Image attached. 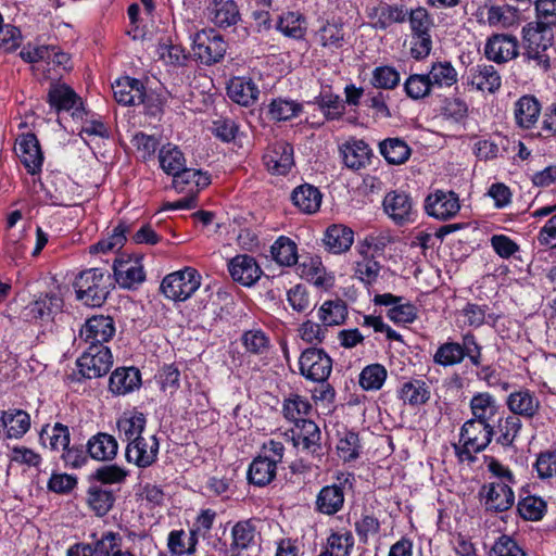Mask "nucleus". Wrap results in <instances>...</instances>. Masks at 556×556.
Wrapping results in <instances>:
<instances>
[{
	"label": "nucleus",
	"mask_w": 556,
	"mask_h": 556,
	"mask_svg": "<svg viewBox=\"0 0 556 556\" xmlns=\"http://www.w3.org/2000/svg\"><path fill=\"white\" fill-rule=\"evenodd\" d=\"M77 300L90 307H100L106 301L113 278L108 270L89 268L79 273L74 281Z\"/></svg>",
	"instance_id": "1"
},
{
	"label": "nucleus",
	"mask_w": 556,
	"mask_h": 556,
	"mask_svg": "<svg viewBox=\"0 0 556 556\" xmlns=\"http://www.w3.org/2000/svg\"><path fill=\"white\" fill-rule=\"evenodd\" d=\"M481 346L472 333L463 336V343L447 341L442 343L433 355V363L443 367L460 364L467 356L473 366H480Z\"/></svg>",
	"instance_id": "2"
},
{
	"label": "nucleus",
	"mask_w": 556,
	"mask_h": 556,
	"mask_svg": "<svg viewBox=\"0 0 556 556\" xmlns=\"http://www.w3.org/2000/svg\"><path fill=\"white\" fill-rule=\"evenodd\" d=\"M494 427L490 422H482L475 419L467 420L460 429L462 447L456 446V454L459 459L473 462L476 453H480L491 443Z\"/></svg>",
	"instance_id": "3"
},
{
	"label": "nucleus",
	"mask_w": 556,
	"mask_h": 556,
	"mask_svg": "<svg viewBox=\"0 0 556 556\" xmlns=\"http://www.w3.org/2000/svg\"><path fill=\"white\" fill-rule=\"evenodd\" d=\"M201 275L192 267L168 274L161 283L163 294L173 301L188 300L201 286Z\"/></svg>",
	"instance_id": "4"
},
{
	"label": "nucleus",
	"mask_w": 556,
	"mask_h": 556,
	"mask_svg": "<svg viewBox=\"0 0 556 556\" xmlns=\"http://www.w3.org/2000/svg\"><path fill=\"white\" fill-rule=\"evenodd\" d=\"M384 214L396 226H405L417 220L418 210L409 193L403 190H392L382 200Z\"/></svg>",
	"instance_id": "5"
},
{
	"label": "nucleus",
	"mask_w": 556,
	"mask_h": 556,
	"mask_svg": "<svg viewBox=\"0 0 556 556\" xmlns=\"http://www.w3.org/2000/svg\"><path fill=\"white\" fill-rule=\"evenodd\" d=\"M113 365L111 350L102 344L87 346L77 359L79 372L87 379L99 378L109 372Z\"/></svg>",
	"instance_id": "6"
},
{
	"label": "nucleus",
	"mask_w": 556,
	"mask_h": 556,
	"mask_svg": "<svg viewBox=\"0 0 556 556\" xmlns=\"http://www.w3.org/2000/svg\"><path fill=\"white\" fill-rule=\"evenodd\" d=\"M299 368L305 379L324 382L331 374L332 359L323 349L308 348L299 358Z\"/></svg>",
	"instance_id": "7"
},
{
	"label": "nucleus",
	"mask_w": 556,
	"mask_h": 556,
	"mask_svg": "<svg viewBox=\"0 0 556 556\" xmlns=\"http://www.w3.org/2000/svg\"><path fill=\"white\" fill-rule=\"evenodd\" d=\"M195 56L206 65L219 62L227 50V43L214 29H202L192 38Z\"/></svg>",
	"instance_id": "8"
},
{
	"label": "nucleus",
	"mask_w": 556,
	"mask_h": 556,
	"mask_svg": "<svg viewBox=\"0 0 556 556\" xmlns=\"http://www.w3.org/2000/svg\"><path fill=\"white\" fill-rule=\"evenodd\" d=\"M369 25L376 30H387L393 24H402L407 20L404 4H390L378 1L366 8Z\"/></svg>",
	"instance_id": "9"
},
{
	"label": "nucleus",
	"mask_w": 556,
	"mask_h": 556,
	"mask_svg": "<svg viewBox=\"0 0 556 556\" xmlns=\"http://www.w3.org/2000/svg\"><path fill=\"white\" fill-rule=\"evenodd\" d=\"M287 441H291L296 450H302L307 454H317L320 446V430L312 420H301L295 424L294 428L285 432Z\"/></svg>",
	"instance_id": "10"
},
{
	"label": "nucleus",
	"mask_w": 556,
	"mask_h": 556,
	"mask_svg": "<svg viewBox=\"0 0 556 556\" xmlns=\"http://www.w3.org/2000/svg\"><path fill=\"white\" fill-rule=\"evenodd\" d=\"M425 210L437 219H451L460 210L459 198L454 191L435 190L426 198Z\"/></svg>",
	"instance_id": "11"
},
{
	"label": "nucleus",
	"mask_w": 556,
	"mask_h": 556,
	"mask_svg": "<svg viewBox=\"0 0 556 556\" xmlns=\"http://www.w3.org/2000/svg\"><path fill=\"white\" fill-rule=\"evenodd\" d=\"M479 495L484 500L486 510L502 513L513 507L515 503L514 492L506 482L493 481L484 484Z\"/></svg>",
	"instance_id": "12"
},
{
	"label": "nucleus",
	"mask_w": 556,
	"mask_h": 556,
	"mask_svg": "<svg viewBox=\"0 0 556 556\" xmlns=\"http://www.w3.org/2000/svg\"><path fill=\"white\" fill-rule=\"evenodd\" d=\"M115 333L114 320L110 316L94 315L88 318L80 329V338L89 346L96 344L104 345Z\"/></svg>",
	"instance_id": "13"
},
{
	"label": "nucleus",
	"mask_w": 556,
	"mask_h": 556,
	"mask_svg": "<svg viewBox=\"0 0 556 556\" xmlns=\"http://www.w3.org/2000/svg\"><path fill=\"white\" fill-rule=\"evenodd\" d=\"M160 443L155 435L141 438L126 446V459L128 463L135 464L139 468H148L152 466L159 454Z\"/></svg>",
	"instance_id": "14"
},
{
	"label": "nucleus",
	"mask_w": 556,
	"mask_h": 556,
	"mask_svg": "<svg viewBox=\"0 0 556 556\" xmlns=\"http://www.w3.org/2000/svg\"><path fill=\"white\" fill-rule=\"evenodd\" d=\"M518 49L519 43L515 36L496 34L488 39L484 54L490 61L502 64L517 58Z\"/></svg>",
	"instance_id": "15"
},
{
	"label": "nucleus",
	"mask_w": 556,
	"mask_h": 556,
	"mask_svg": "<svg viewBox=\"0 0 556 556\" xmlns=\"http://www.w3.org/2000/svg\"><path fill=\"white\" fill-rule=\"evenodd\" d=\"M466 84L481 92L495 93L502 87V77L493 65L477 64L466 74Z\"/></svg>",
	"instance_id": "16"
},
{
	"label": "nucleus",
	"mask_w": 556,
	"mask_h": 556,
	"mask_svg": "<svg viewBox=\"0 0 556 556\" xmlns=\"http://www.w3.org/2000/svg\"><path fill=\"white\" fill-rule=\"evenodd\" d=\"M114 279L124 289H131L141 283L144 278L143 266L140 258L119 257L113 264Z\"/></svg>",
	"instance_id": "17"
},
{
	"label": "nucleus",
	"mask_w": 556,
	"mask_h": 556,
	"mask_svg": "<svg viewBox=\"0 0 556 556\" xmlns=\"http://www.w3.org/2000/svg\"><path fill=\"white\" fill-rule=\"evenodd\" d=\"M15 151L29 174L34 175L41 169L43 155L35 134L27 132L20 136Z\"/></svg>",
	"instance_id": "18"
},
{
	"label": "nucleus",
	"mask_w": 556,
	"mask_h": 556,
	"mask_svg": "<svg viewBox=\"0 0 556 556\" xmlns=\"http://www.w3.org/2000/svg\"><path fill=\"white\" fill-rule=\"evenodd\" d=\"M228 270L231 278L245 287L253 286L261 277L262 269L254 257L240 254L228 263Z\"/></svg>",
	"instance_id": "19"
},
{
	"label": "nucleus",
	"mask_w": 556,
	"mask_h": 556,
	"mask_svg": "<svg viewBox=\"0 0 556 556\" xmlns=\"http://www.w3.org/2000/svg\"><path fill=\"white\" fill-rule=\"evenodd\" d=\"M506 405L511 415L532 419L541 408V402L533 391L519 389L507 396Z\"/></svg>",
	"instance_id": "20"
},
{
	"label": "nucleus",
	"mask_w": 556,
	"mask_h": 556,
	"mask_svg": "<svg viewBox=\"0 0 556 556\" xmlns=\"http://www.w3.org/2000/svg\"><path fill=\"white\" fill-rule=\"evenodd\" d=\"M207 17L219 28H228L241 21V13L235 0H211L206 7Z\"/></svg>",
	"instance_id": "21"
},
{
	"label": "nucleus",
	"mask_w": 556,
	"mask_h": 556,
	"mask_svg": "<svg viewBox=\"0 0 556 556\" xmlns=\"http://www.w3.org/2000/svg\"><path fill=\"white\" fill-rule=\"evenodd\" d=\"M267 169L277 175H286L294 165L293 147L287 142H277L264 155Z\"/></svg>",
	"instance_id": "22"
},
{
	"label": "nucleus",
	"mask_w": 556,
	"mask_h": 556,
	"mask_svg": "<svg viewBox=\"0 0 556 556\" xmlns=\"http://www.w3.org/2000/svg\"><path fill=\"white\" fill-rule=\"evenodd\" d=\"M343 163L346 167L358 170L364 168L370 160L371 149L362 139H352L340 147Z\"/></svg>",
	"instance_id": "23"
},
{
	"label": "nucleus",
	"mask_w": 556,
	"mask_h": 556,
	"mask_svg": "<svg viewBox=\"0 0 556 556\" xmlns=\"http://www.w3.org/2000/svg\"><path fill=\"white\" fill-rule=\"evenodd\" d=\"M296 265V273L307 281L317 287L330 286V278L326 277V269L319 256L309 254L300 255Z\"/></svg>",
	"instance_id": "24"
},
{
	"label": "nucleus",
	"mask_w": 556,
	"mask_h": 556,
	"mask_svg": "<svg viewBox=\"0 0 556 556\" xmlns=\"http://www.w3.org/2000/svg\"><path fill=\"white\" fill-rule=\"evenodd\" d=\"M227 94L242 106L254 104L260 96V89L251 78L233 77L227 85Z\"/></svg>",
	"instance_id": "25"
},
{
	"label": "nucleus",
	"mask_w": 556,
	"mask_h": 556,
	"mask_svg": "<svg viewBox=\"0 0 556 556\" xmlns=\"http://www.w3.org/2000/svg\"><path fill=\"white\" fill-rule=\"evenodd\" d=\"M141 384L140 371L135 367L116 368L109 381V389L115 395H125Z\"/></svg>",
	"instance_id": "26"
},
{
	"label": "nucleus",
	"mask_w": 556,
	"mask_h": 556,
	"mask_svg": "<svg viewBox=\"0 0 556 556\" xmlns=\"http://www.w3.org/2000/svg\"><path fill=\"white\" fill-rule=\"evenodd\" d=\"M143 89L141 80L129 76L121 77L112 85L114 99L123 105H137L143 99Z\"/></svg>",
	"instance_id": "27"
},
{
	"label": "nucleus",
	"mask_w": 556,
	"mask_h": 556,
	"mask_svg": "<svg viewBox=\"0 0 556 556\" xmlns=\"http://www.w3.org/2000/svg\"><path fill=\"white\" fill-rule=\"evenodd\" d=\"M63 299L53 292L40 294L28 306L29 315L33 318L49 321L62 311Z\"/></svg>",
	"instance_id": "28"
},
{
	"label": "nucleus",
	"mask_w": 556,
	"mask_h": 556,
	"mask_svg": "<svg viewBox=\"0 0 556 556\" xmlns=\"http://www.w3.org/2000/svg\"><path fill=\"white\" fill-rule=\"evenodd\" d=\"M344 498L343 486L338 484L326 485L317 494L316 510L328 516L334 515L343 507Z\"/></svg>",
	"instance_id": "29"
},
{
	"label": "nucleus",
	"mask_w": 556,
	"mask_h": 556,
	"mask_svg": "<svg viewBox=\"0 0 556 556\" xmlns=\"http://www.w3.org/2000/svg\"><path fill=\"white\" fill-rule=\"evenodd\" d=\"M399 397L404 404L418 407L427 404L431 397L430 386L422 379H410L405 381L400 390Z\"/></svg>",
	"instance_id": "30"
},
{
	"label": "nucleus",
	"mask_w": 556,
	"mask_h": 556,
	"mask_svg": "<svg viewBox=\"0 0 556 556\" xmlns=\"http://www.w3.org/2000/svg\"><path fill=\"white\" fill-rule=\"evenodd\" d=\"M118 450L116 439L105 432H99L92 435L87 442V453L97 460H112Z\"/></svg>",
	"instance_id": "31"
},
{
	"label": "nucleus",
	"mask_w": 556,
	"mask_h": 556,
	"mask_svg": "<svg viewBox=\"0 0 556 556\" xmlns=\"http://www.w3.org/2000/svg\"><path fill=\"white\" fill-rule=\"evenodd\" d=\"M320 191L308 184L296 187L291 193L292 203L305 214L316 213L321 204Z\"/></svg>",
	"instance_id": "32"
},
{
	"label": "nucleus",
	"mask_w": 556,
	"mask_h": 556,
	"mask_svg": "<svg viewBox=\"0 0 556 556\" xmlns=\"http://www.w3.org/2000/svg\"><path fill=\"white\" fill-rule=\"evenodd\" d=\"M323 241L330 252L340 254L351 248L354 241V233L346 226L331 225L327 228Z\"/></svg>",
	"instance_id": "33"
},
{
	"label": "nucleus",
	"mask_w": 556,
	"mask_h": 556,
	"mask_svg": "<svg viewBox=\"0 0 556 556\" xmlns=\"http://www.w3.org/2000/svg\"><path fill=\"white\" fill-rule=\"evenodd\" d=\"M115 494L112 490L99 484H91L87 490V503L99 517L105 516L114 506Z\"/></svg>",
	"instance_id": "34"
},
{
	"label": "nucleus",
	"mask_w": 556,
	"mask_h": 556,
	"mask_svg": "<svg viewBox=\"0 0 556 556\" xmlns=\"http://www.w3.org/2000/svg\"><path fill=\"white\" fill-rule=\"evenodd\" d=\"M358 254L359 260L354 263V277L362 281L365 287H371L377 283L383 266L375 260L372 254Z\"/></svg>",
	"instance_id": "35"
},
{
	"label": "nucleus",
	"mask_w": 556,
	"mask_h": 556,
	"mask_svg": "<svg viewBox=\"0 0 556 556\" xmlns=\"http://www.w3.org/2000/svg\"><path fill=\"white\" fill-rule=\"evenodd\" d=\"M317 42L329 50L341 49L345 43V31L342 23L328 21L315 34Z\"/></svg>",
	"instance_id": "36"
},
{
	"label": "nucleus",
	"mask_w": 556,
	"mask_h": 556,
	"mask_svg": "<svg viewBox=\"0 0 556 556\" xmlns=\"http://www.w3.org/2000/svg\"><path fill=\"white\" fill-rule=\"evenodd\" d=\"M276 470L275 460L258 456L250 464L248 480L254 485L265 486L275 479Z\"/></svg>",
	"instance_id": "37"
},
{
	"label": "nucleus",
	"mask_w": 556,
	"mask_h": 556,
	"mask_svg": "<svg viewBox=\"0 0 556 556\" xmlns=\"http://www.w3.org/2000/svg\"><path fill=\"white\" fill-rule=\"evenodd\" d=\"M525 47L548 49L553 46V29L544 28L538 23L529 22L522 28Z\"/></svg>",
	"instance_id": "38"
},
{
	"label": "nucleus",
	"mask_w": 556,
	"mask_h": 556,
	"mask_svg": "<svg viewBox=\"0 0 556 556\" xmlns=\"http://www.w3.org/2000/svg\"><path fill=\"white\" fill-rule=\"evenodd\" d=\"M146 416L140 412L124 414L117 421V429L124 439L131 443L142 437L146 427Z\"/></svg>",
	"instance_id": "39"
},
{
	"label": "nucleus",
	"mask_w": 556,
	"mask_h": 556,
	"mask_svg": "<svg viewBox=\"0 0 556 556\" xmlns=\"http://www.w3.org/2000/svg\"><path fill=\"white\" fill-rule=\"evenodd\" d=\"M540 104L532 96L521 97L515 104V118L518 126L530 128L538 121Z\"/></svg>",
	"instance_id": "40"
},
{
	"label": "nucleus",
	"mask_w": 556,
	"mask_h": 556,
	"mask_svg": "<svg viewBox=\"0 0 556 556\" xmlns=\"http://www.w3.org/2000/svg\"><path fill=\"white\" fill-rule=\"evenodd\" d=\"M273 260L281 266H293L299 261L296 243L286 236H280L271 245Z\"/></svg>",
	"instance_id": "41"
},
{
	"label": "nucleus",
	"mask_w": 556,
	"mask_h": 556,
	"mask_svg": "<svg viewBox=\"0 0 556 556\" xmlns=\"http://www.w3.org/2000/svg\"><path fill=\"white\" fill-rule=\"evenodd\" d=\"M379 150L389 164H403L410 156V148L400 138L384 139L380 142Z\"/></svg>",
	"instance_id": "42"
},
{
	"label": "nucleus",
	"mask_w": 556,
	"mask_h": 556,
	"mask_svg": "<svg viewBox=\"0 0 556 556\" xmlns=\"http://www.w3.org/2000/svg\"><path fill=\"white\" fill-rule=\"evenodd\" d=\"M79 101V97L66 85H52L49 89L48 102L56 111L77 109Z\"/></svg>",
	"instance_id": "43"
},
{
	"label": "nucleus",
	"mask_w": 556,
	"mask_h": 556,
	"mask_svg": "<svg viewBox=\"0 0 556 556\" xmlns=\"http://www.w3.org/2000/svg\"><path fill=\"white\" fill-rule=\"evenodd\" d=\"M161 168L167 174L174 176L185 169L186 159L181 150L172 143L163 146L159 152Z\"/></svg>",
	"instance_id": "44"
},
{
	"label": "nucleus",
	"mask_w": 556,
	"mask_h": 556,
	"mask_svg": "<svg viewBox=\"0 0 556 556\" xmlns=\"http://www.w3.org/2000/svg\"><path fill=\"white\" fill-rule=\"evenodd\" d=\"M346 316L348 306L340 299L326 301L318 309V318L326 328L343 324Z\"/></svg>",
	"instance_id": "45"
},
{
	"label": "nucleus",
	"mask_w": 556,
	"mask_h": 556,
	"mask_svg": "<svg viewBox=\"0 0 556 556\" xmlns=\"http://www.w3.org/2000/svg\"><path fill=\"white\" fill-rule=\"evenodd\" d=\"M42 444L49 442L51 450L59 451L64 450L70 445L71 433L67 426L55 422L52 427L49 425L45 426L39 434Z\"/></svg>",
	"instance_id": "46"
},
{
	"label": "nucleus",
	"mask_w": 556,
	"mask_h": 556,
	"mask_svg": "<svg viewBox=\"0 0 556 556\" xmlns=\"http://www.w3.org/2000/svg\"><path fill=\"white\" fill-rule=\"evenodd\" d=\"M277 28L287 37L302 39L306 34V20L299 12H287L279 17Z\"/></svg>",
	"instance_id": "47"
},
{
	"label": "nucleus",
	"mask_w": 556,
	"mask_h": 556,
	"mask_svg": "<svg viewBox=\"0 0 556 556\" xmlns=\"http://www.w3.org/2000/svg\"><path fill=\"white\" fill-rule=\"evenodd\" d=\"M302 104L287 98L273 99L268 104V116L271 121L285 122L299 115Z\"/></svg>",
	"instance_id": "48"
},
{
	"label": "nucleus",
	"mask_w": 556,
	"mask_h": 556,
	"mask_svg": "<svg viewBox=\"0 0 556 556\" xmlns=\"http://www.w3.org/2000/svg\"><path fill=\"white\" fill-rule=\"evenodd\" d=\"M470 409L475 420L489 422L497 409L495 399L488 392L478 393L470 400Z\"/></svg>",
	"instance_id": "49"
},
{
	"label": "nucleus",
	"mask_w": 556,
	"mask_h": 556,
	"mask_svg": "<svg viewBox=\"0 0 556 556\" xmlns=\"http://www.w3.org/2000/svg\"><path fill=\"white\" fill-rule=\"evenodd\" d=\"M433 88L451 87L457 83V72L454 66L447 62H434L427 73Z\"/></svg>",
	"instance_id": "50"
},
{
	"label": "nucleus",
	"mask_w": 556,
	"mask_h": 556,
	"mask_svg": "<svg viewBox=\"0 0 556 556\" xmlns=\"http://www.w3.org/2000/svg\"><path fill=\"white\" fill-rule=\"evenodd\" d=\"M129 231L130 225H128L124 220L119 222L108 238L100 240L99 242L90 247V252L106 253L119 250L126 241V233H128Z\"/></svg>",
	"instance_id": "51"
},
{
	"label": "nucleus",
	"mask_w": 556,
	"mask_h": 556,
	"mask_svg": "<svg viewBox=\"0 0 556 556\" xmlns=\"http://www.w3.org/2000/svg\"><path fill=\"white\" fill-rule=\"evenodd\" d=\"M255 527L251 520L237 522L231 530L230 551H242L255 544Z\"/></svg>",
	"instance_id": "52"
},
{
	"label": "nucleus",
	"mask_w": 556,
	"mask_h": 556,
	"mask_svg": "<svg viewBox=\"0 0 556 556\" xmlns=\"http://www.w3.org/2000/svg\"><path fill=\"white\" fill-rule=\"evenodd\" d=\"M405 94L412 100H422L432 92V85L427 74H410L403 84Z\"/></svg>",
	"instance_id": "53"
},
{
	"label": "nucleus",
	"mask_w": 556,
	"mask_h": 556,
	"mask_svg": "<svg viewBox=\"0 0 556 556\" xmlns=\"http://www.w3.org/2000/svg\"><path fill=\"white\" fill-rule=\"evenodd\" d=\"M522 428L521 419L515 415H508L505 418H500L496 425V432L498 437L497 443L503 446L513 445Z\"/></svg>",
	"instance_id": "54"
},
{
	"label": "nucleus",
	"mask_w": 556,
	"mask_h": 556,
	"mask_svg": "<svg viewBox=\"0 0 556 556\" xmlns=\"http://www.w3.org/2000/svg\"><path fill=\"white\" fill-rule=\"evenodd\" d=\"M401 81L399 71L390 65H381L374 68L370 84L376 89L393 90Z\"/></svg>",
	"instance_id": "55"
},
{
	"label": "nucleus",
	"mask_w": 556,
	"mask_h": 556,
	"mask_svg": "<svg viewBox=\"0 0 556 556\" xmlns=\"http://www.w3.org/2000/svg\"><path fill=\"white\" fill-rule=\"evenodd\" d=\"M354 546V538L351 531L333 532L327 539L326 549L330 556H350Z\"/></svg>",
	"instance_id": "56"
},
{
	"label": "nucleus",
	"mask_w": 556,
	"mask_h": 556,
	"mask_svg": "<svg viewBox=\"0 0 556 556\" xmlns=\"http://www.w3.org/2000/svg\"><path fill=\"white\" fill-rule=\"evenodd\" d=\"M311 409L312 405L305 397L299 394H291L285 400L282 412L288 420L298 424V421L306 420L304 416L308 415Z\"/></svg>",
	"instance_id": "57"
},
{
	"label": "nucleus",
	"mask_w": 556,
	"mask_h": 556,
	"mask_svg": "<svg viewBox=\"0 0 556 556\" xmlns=\"http://www.w3.org/2000/svg\"><path fill=\"white\" fill-rule=\"evenodd\" d=\"M197 535L187 534L184 530L172 531L168 535V548L174 555L191 554L195 549Z\"/></svg>",
	"instance_id": "58"
},
{
	"label": "nucleus",
	"mask_w": 556,
	"mask_h": 556,
	"mask_svg": "<svg viewBox=\"0 0 556 556\" xmlns=\"http://www.w3.org/2000/svg\"><path fill=\"white\" fill-rule=\"evenodd\" d=\"M387 379V369L380 364L366 366L359 374V386L364 390H379Z\"/></svg>",
	"instance_id": "59"
},
{
	"label": "nucleus",
	"mask_w": 556,
	"mask_h": 556,
	"mask_svg": "<svg viewBox=\"0 0 556 556\" xmlns=\"http://www.w3.org/2000/svg\"><path fill=\"white\" fill-rule=\"evenodd\" d=\"M518 10L510 5H491L488 8L486 22L490 26L509 27L517 20Z\"/></svg>",
	"instance_id": "60"
},
{
	"label": "nucleus",
	"mask_w": 556,
	"mask_h": 556,
	"mask_svg": "<svg viewBox=\"0 0 556 556\" xmlns=\"http://www.w3.org/2000/svg\"><path fill=\"white\" fill-rule=\"evenodd\" d=\"M128 477V471L117 465H105L99 467L92 475L91 479L103 484H121Z\"/></svg>",
	"instance_id": "61"
},
{
	"label": "nucleus",
	"mask_w": 556,
	"mask_h": 556,
	"mask_svg": "<svg viewBox=\"0 0 556 556\" xmlns=\"http://www.w3.org/2000/svg\"><path fill=\"white\" fill-rule=\"evenodd\" d=\"M535 20L544 28H556V0H535L534 2Z\"/></svg>",
	"instance_id": "62"
},
{
	"label": "nucleus",
	"mask_w": 556,
	"mask_h": 556,
	"mask_svg": "<svg viewBox=\"0 0 556 556\" xmlns=\"http://www.w3.org/2000/svg\"><path fill=\"white\" fill-rule=\"evenodd\" d=\"M315 103L328 121L339 119L343 115L344 105L341 103L339 96L330 92L320 93L315 98Z\"/></svg>",
	"instance_id": "63"
},
{
	"label": "nucleus",
	"mask_w": 556,
	"mask_h": 556,
	"mask_svg": "<svg viewBox=\"0 0 556 556\" xmlns=\"http://www.w3.org/2000/svg\"><path fill=\"white\" fill-rule=\"evenodd\" d=\"M122 536L113 531L103 533V543L100 546L101 556H136L134 553L122 548Z\"/></svg>",
	"instance_id": "64"
}]
</instances>
